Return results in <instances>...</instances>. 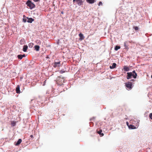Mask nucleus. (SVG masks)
<instances>
[{"mask_svg":"<svg viewBox=\"0 0 152 152\" xmlns=\"http://www.w3.org/2000/svg\"><path fill=\"white\" fill-rule=\"evenodd\" d=\"M126 78L128 79H131L132 76L134 78H136L137 76V74L136 73L135 70H134L132 72H127V73Z\"/></svg>","mask_w":152,"mask_h":152,"instance_id":"nucleus-1","label":"nucleus"},{"mask_svg":"<svg viewBox=\"0 0 152 152\" xmlns=\"http://www.w3.org/2000/svg\"><path fill=\"white\" fill-rule=\"evenodd\" d=\"M65 82V80L64 78H61L60 77H58L57 79V83L60 85H62L63 83Z\"/></svg>","mask_w":152,"mask_h":152,"instance_id":"nucleus-2","label":"nucleus"},{"mask_svg":"<svg viewBox=\"0 0 152 152\" xmlns=\"http://www.w3.org/2000/svg\"><path fill=\"white\" fill-rule=\"evenodd\" d=\"M26 4L31 9H32L35 7V5L29 0H28L27 1L26 3Z\"/></svg>","mask_w":152,"mask_h":152,"instance_id":"nucleus-3","label":"nucleus"},{"mask_svg":"<svg viewBox=\"0 0 152 152\" xmlns=\"http://www.w3.org/2000/svg\"><path fill=\"white\" fill-rule=\"evenodd\" d=\"M73 2L76 1L77 4L79 6H81L83 4V1L82 0H73Z\"/></svg>","mask_w":152,"mask_h":152,"instance_id":"nucleus-4","label":"nucleus"},{"mask_svg":"<svg viewBox=\"0 0 152 152\" xmlns=\"http://www.w3.org/2000/svg\"><path fill=\"white\" fill-rule=\"evenodd\" d=\"M132 83L130 82H128L127 83H126L125 86L128 89H131L132 88Z\"/></svg>","mask_w":152,"mask_h":152,"instance_id":"nucleus-5","label":"nucleus"},{"mask_svg":"<svg viewBox=\"0 0 152 152\" xmlns=\"http://www.w3.org/2000/svg\"><path fill=\"white\" fill-rule=\"evenodd\" d=\"M61 66L60 61H58V62H55L54 63L53 66L55 68L57 67H60Z\"/></svg>","mask_w":152,"mask_h":152,"instance_id":"nucleus-6","label":"nucleus"},{"mask_svg":"<svg viewBox=\"0 0 152 152\" xmlns=\"http://www.w3.org/2000/svg\"><path fill=\"white\" fill-rule=\"evenodd\" d=\"M20 86L19 85H18L17 86V87L16 88V92L17 94H19L20 93Z\"/></svg>","mask_w":152,"mask_h":152,"instance_id":"nucleus-7","label":"nucleus"},{"mask_svg":"<svg viewBox=\"0 0 152 152\" xmlns=\"http://www.w3.org/2000/svg\"><path fill=\"white\" fill-rule=\"evenodd\" d=\"M102 129H99V131H97V133L99 134L100 136L102 137L104 135V134L103 133H102Z\"/></svg>","mask_w":152,"mask_h":152,"instance_id":"nucleus-8","label":"nucleus"},{"mask_svg":"<svg viewBox=\"0 0 152 152\" xmlns=\"http://www.w3.org/2000/svg\"><path fill=\"white\" fill-rule=\"evenodd\" d=\"M116 66V64L115 63H113L112 64V66H110V68L111 69H113L115 68Z\"/></svg>","mask_w":152,"mask_h":152,"instance_id":"nucleus-9","label":"nucleus"},{"mask_svg":"<svg viewBox=\"0 0 152 152\" xmlns=\"http://www.w3.org/2000/svg\"><path fill=\"white\" fill-rule=\"evenodd\" d=\"M27 18L28 19L27 22L28 23H31L34 20L32 18Z\"/></svg>","mask_w":152,"mask_h":152,"instance_id":"nucleus-10","label":"nucleus"},{"mask_svg":"<svg viewBox=\"0 0 152 152\" xmlns=\"http://www.w3.org/2000/svg\"><path fill=\"white\" fill-rule=\"evenodd\" d=\"M124 69L125 71H129V67L126 66H124Z\"/></svg>","mask_w":152,"mask_h":152,"instance_id":"nucleus-11","label":"nucleus"},{"mask_svg":"<svg viewBox=\"0 0 152 152\" xmlns=\"http://www.w3.org/2000/svg\"><path fill=\"white\" fill-rule=\"evenodd\" d=\"M22 140L20 139H18V141L16 143V144H15L16 145H20V143L22 142Z\"/></svg>","mask_w":152,"mask_h":152,"instance_id":"nucleus-12","label":"nucleus"},{"mask_svg":"<svg viewBox=\"0 0 152 152\" xmlns=\"http://www.w3.org/2000/svg\"><path fill=\"white\" fill-rule=\"evenodd\" d=\"M129 128L130 129H136V127L134 125H130L129 126Z\"/></svg>","mask_w":152,"mask_h":152,"instance_id":"nucleus-13","label":"nucleus"},{"mask_svg":"<svg viewBox=\"0 0 152 152\" xmlns=\"http://www.w3.org/2000/svg\"><path fill=\"white\" fill-rule=\"evenodd\" d=\"M79 36L80 37V38L81 40H83L84 39V37L83 35V34L81 33H80L79 34Z\"/></svg>","mask_w":152,"mask_h":152,"instance_id":"nucleus-14","label":"nucleus"},{"mask_svg":"<svg viewBox=\"0 0 152 152\" xmlns=\"http://www.w3.org/2000/svg\"><path fill=\"white\" fill-rule=\"evenodd\" d=\"M86 1L90 4H93L95 0H86Z\"/></svg>","mask_w":152,"mask_h":152,"instance_id":"nucleus-15","label":"nucleus"},{"mask_svg":"<svg viewBox=\"0 0 152 152\" xmlns=\"http://www.w3.org/2000/svg\"><path fill=\"white\" fill-rule=\"evenodd\" d=\"M28 48V46L26 45H24L23 47V50L24 52H26V51Z\"/></svg>","mask_w":152,"mask_h":152,"instance_id":"nucleus-16","label":"nucleus"},{"mask_svg":"<svg viewBox=\"0 0 152 152\" xmlns=\"http://www.w3.org/2000/svg\"><path fill=\"white\" fill-rule=\"evenodd\" d=\"M35 49L36 51H38L39 50V46L38 45H36L34 46Z\"/></svg>","mask_w":152,"mask_h":152,"instance_id":"nucleus-17","label":"nucleus"},{"mask_svg":"<svg viewBox=\"0 0 152 152\" xmlns=\"http://www.w3.org/2000/svg\"><path fill=\"white\" fill-rule=\"evenodd\" d=\"M11 124L12 126H15L16 125V122L14 121H11Z\"/></svg>","mask_w":152,"mask_h":152,"instance_id":"nucleus-18","label":"nucleus"},{"mask_svg":"<svg viewBox=\"0 0 152 152\" xmlns=\"http://www.w3.org/2000/svg\"><path fill=\"white\" fill-rule=\"evenodd\" d=\"M23 21L24 23H26V18L27 17H26L24 15H23Z\"/></svg>","mask_w":152,"mask_h":152,"instance_id":"nucleus-19","label":"nucleus"},{"mask_svg":"<svg viewBox=\"0 0 152 152\" xmlns=\"http://www.w3.org/2000/svg\"><path fill=\"white\" fill-rule=\"evenodd\" d=\"M121 48L120 47L118 46H116L115 48V50H117L118 49H120Z\"/></svg>","mask_w":152,"mask_h":152,"instance_id":"nucleus-20","label":"nucleus"},{"mask_svg":"<svg viewBox=\"0 0 152 152\" xmlns=\"http://www.w3.org/2000/svg\"><path fill=\"white\" fill-rule=\"evenodd\" d=\"M18 57L19 59H21L22 58V56L21 55H19L18 56Z\"/></svg>","mask_w":152,"mask_h":152,"instance_id":"nucleus-21","label":"nucleus"},{"mask_svg":"<svg viewBox=\"0 0 152 152\" xmlns=\"http://www.w3.org/2000/svg\"><path fill=\"white\" fill-rule=\"evenodd\" d=\"M133 28L136 31H137L139 29L138 27L137 26H134Z\"/></svg>","mask_w":152,"mask_h":152,"instance_id":"nucleus-22","label":"nucleus"},{"mask_svg":"<svg viewBox=\"0 0 152 152\" xmlns=\"http://www.w3.org/2000/svg\"><path fill=\"white\" fill-rule=\"evenodd\" d=\"M65 72V71H64V70H60V72L61 74H62V73H64Z\"/></svg>","mask_w":152,"mask_h":152,"instance_id":"nucleus-23","label":"nucleus"},{"mask_svg":"<svg viewBox=\"0 0 152 152\" xmlns=\"http://www.w3.org/2000/svg\"><path fill=\"white\" fill-rule=\"evenodd\" d=\"M149 117L152 120V113H151L149 114Z\"/></svg>","mask_w":152,"mask_h":152,"instance_id":"nucleus-24","label":"nucleus"},{"mask_svg":"<svg viewBox=\"0 0 152 152\" xmlns=\"http://www.w3.org/2000/svg\"><path fill=\"white\" fill-rule=\"evenodd\" d=\"M102 2L101 1H100V2H99L98 5L99 6H100V5H102Z\"/></svg>","mask_w":152,"mask_h":152,"instance_id":"nucleus-25","label":"nucleus"},{"mask_svg":"<svg viewBox=\"0 0 152 152\" xmlns=\"http://www.w3.org/2000/svg\"><path fill=\"white\" fill-rule=\"evenodd\" d=\"M33 45V43H30L29 44L28 46L29 47H30V46H32Z\"/></svg>","mask_w":152,"mask_h":152,"instance_id":"nucleus-26","label":"nucleus"},{"mask_svg":"<svg viewBox=\"0 0 152 152\" xmlns=\"http://www.w3.org/2000/svg\"><path fill=\"white\" fill-rule=\"evenodd\" d=\"M126 42H124V46L126 47V48L127 47V46L126 45Z\"/></svg>","mask_w":152,"mask_h":152,"instance_id":"nucleus-27","label":"nucleus"},{"mask_svg":"<svg viewBox=\"0 0 152 152\" xmlns=\"http://www.w3.org/2000/svg\"><path fill=\"white\" fill-rule=\"evenodd\" d=\"M33 1L35 2H37L39 1V0H33Z\"/></svg>","mask_w":152,"mask_h":152,"instance_id":"nucleus-28","label":"nucleus"},{"mask_svg":"<svg viewBox=\"0 0 152 152\" xmlns=\"http://www.w3.org/2000/svg\"><path fill=\"white\" fill-rule=\"evenodd\" d=\"M21 56H22V57H25V54H23V55H21Z\"/></svg>","mask_w":152,"mask_h":152,"instance_id":"nucleus-29","label":"nucleus"},{"mask_svg":"<svg viewBox=\"0 0 152 152\" xmlns=\"http://www.w3.org/2000/svg\"><path fill=\"white\" fill-rule=\"evenodd\" d=\"M126 124L128 126H129V123L128 122H126Z\"/></svg>","mask_w":152,"mask_h":152,"instance_id":"nucleus-30","label":"nucleus"},{"mask_svg":"<svg viewBox=\"0 0 152 152\" xmlns=\"http://www.w3.org/2000/svg\"><path fill=\"white\" fill-rule=\"evenodd\" d=\"M30 137L31 138H33V135H31Z\"/></svg>","mask_w":152,"mask_h":152,"instance_id":"nucleus-31","label":"nucleus"},{"mask_svg":"<svg viewBox=\"0 0 152 152\" xmlns=\"http://www.w3.org/2000/svg\"><path fill=\"white\" fill-rule=\"evenodd\" d=\"M134 80V79H132L131 81H133Z\"/></svg>","mask_w":152,"mask_h":152,"instance_id":"nucleus-32","label":"nucleus"},{"mask_svg":"<svg viewBox=\"0 0 152 152\" xmlns=\"http://www.w3.org/2000/svg\"><path fill=\"white\" fill-rule=\"evenodd\" d=\"M61 14H63V12H61Z\"/></svg>","mask_w":152,"mask_h":152,"instance_id":"nucleus-33","label":"nucleus"},{"mask_svg":"<svg viewBox=\"0 0 152 152\" xmlns=\"http://www.w3.org/2000/svg\"><path fill=\"white\" fill-rule=\"evenodd\" d=\"M151 77L152 78V75H151Z\"/></svg>","mask_w":152,"mask_h":152,"instance_id":"nucleus-34","label":"nucleus"}]
</instances>
